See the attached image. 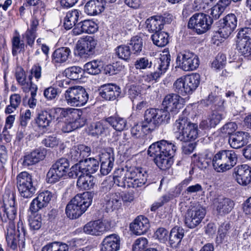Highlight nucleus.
<instances>
[{"instance_id": "obj_1", "label": "nucleus", "mask_w": 251, "mask_h": 251, "mask_svg": "<svg viewBox=\"0 0 251 251\" xmlns=\"http://www.w3.org/2000/svg\"><path fill=\"white\" fill-rule=\"evenodd\" d=\"M176 149L174 143L162 140L152 144L148 149V154L154 157V163L160 169L166 170L173 164V157Z\"/></svg>"}, {"instance_id": "obj_2", "label": "nucleus", "mask_w": 251, "mask_h": 251, "mask_svg": "<svg viewBox=\"0 0 251 251\" xmlns=\"http://www.w3.org/2000/svg\"><path fill=\"white\" fill-rule=\"evenodd\" d=\"M173 131L176 139L183 142L194 141L198 137V125L191 123L184 112L176 121Z\"/></svg>"}, {"instance_id": "obj_3", "label": "nucleus", "mask_w": 251, "mask_h": 251, "mask_svg": "<svg viewBox=\"0 0 251 251\" xmlns=\"http://www.w3.org/2000/svg\"><path fill=\"white\" fill-rule=\"evenodd\" d=\"M17 215L15 205H3L0 208V219L2 222L6 223L5 235L8 246L12 249L17 248V240L14 237L15 232L13 220Z\"/></svg>"}, {"instance_id": "obj_4", "label": "nucleus", "mask_w": 251, "mask_h": 251, "mask_svg": "<svg viewBox=\"0 0 251 251\" xmlns=\"http://www.w3.org/2000/svg\"><path fill=\"white\" fill-rule=\"evenodd\" d=\"M170 119L171 113L168 110L150 108L145 111L142 126L147 130H153L156 126L168 124Z\"/></svg>"}, {"instance_id": "obj_5", "label": "nucleus", "mask_w": 251, "mask_h": 251, "mask_svg": "<svg viewBox=\"0 0 251 251\" xmlns=\"http://www.w3.org/2000/svg\"><path fill=\"white\" fill-rule=\"evenodd\" d=\"M64 97L68 105L80 107L87 103L89 95L83 87L75 86L69 87L65 92Z\"/></svg>"}, {"instance_id": "obj_6", "label": "nucleus", "mask_w": 251, "mask_h": 251, "mask_svg": "<svg viewBox=\"0 0 251 251\" xmlns=\"http://www.w3.org/2000/svg\"><path fill=\"white\" fill-rule=\"evenodd\" d=\"M72 167L70 168V164L68 159L62 158L58 159L53 164L47 175V180L49 183H55L58 181L61 178L66 176L67 174L70 177Z\"/></svg>"}, {"instance_id": "obj_7", "label": "nucleus", "mask_w": 251, "mask_h": 251, "mask_svg": "<svg viewBox=\"0 0 251 251\" xmlns=\"http://www.w3.org/2000/svg\"><path fill=\"white\" fill-rule=\"evenodd\" d=\"M212 23L213 19L209 15L203 13H198L190 18L188 27L193 29L198 34H201L210 28Z\"/></svg>"}, {"instance_id": "obj_8", "label": "nucleus", "mask_w": 251, "mask_h": 251, "mask_svg": "<svg viewBox=\"0 0 251 251\" xmlns=\"http://www.w3.org/2000/svg\"><path fill=\"white\" fill-rule=\"evenodd\" d=\"M17 187L21 197L31 198L36 192L33 185L31 175L26 172H22L16 177Z\"/></svg>"}, {"instance_id": "obj_9", "label": "nucleus", "mask_w": 251, "mask_h": 251, "mask_svg": "<svg viewBox=\"0 0 251 251\" xmlns=\"http://www.w3.org/2000/svg\"><path fill=\"white\" fill-rule=\"evenodd\" d=\"M60 113V118H65L67 121L73 124L74 127L78 128L84 126L86 122L85 115L81 110L72 108L57 110Z\"/></svg>"}, {"instance_id": "obj_10", "label": "nucleus", "mask_w": 251, "mask_h": 251, "mask_svg": "<svg viewBox=\"0 0 251 251\" xmlns=\"http://www.w3.org/2000/svg\"><path fill=\"white\" fill-rule=\"evenodd\" d=\"M126 177L128 179L127 183L131 187L141 188L146 184L148 174L146 171L142 168L130 167L126 169Z\"/></svg>"}, {"instance_id": "obj_11", "label": "nucleus", "mask_w": 251, "mask_h": 251, "mask_svg": "<svg viewBox=\"0 0 251 251\" xmlns=\"http://www.w3.org/2000/svg\"><path fill=\"white\" fill-rule=\"evenodd\" d=\"M199 62L198 56L189 51L179 53L176 58L177 64L185 71L196 70L199 67Z\"/></svg>"}, {"instance_id": "obj_12", "label": "nucleus", "mask_w": 251, "mask_h": 251, "mask_svg": "<svg viewBox=\"0 0 251 251\" xmlns=\"http://www.w3.org/2000/svg\"><path fill=\"white\" fill-rule=\"evenodd\" d=\"M205 213V210L201 206H193L189 208L185 215V225L190 228L196 227L201 223Z\"/></svg>"}, {"instance_id": "obj_13", "label": "nucleus", "mask_w": 251, "mask_h": 251, "mask_svg": "<svg viewBox=\"0 0 251 251\" xmlns=\"http://www.w3.org/2000/svg\"><path fill=\"white\" fill-rule=\"evenodd\" d=\"M99 168L98 161L94 158H89L84 159L81 163H76L73 166L70 175L74 177L77 176L81 172L90 175L96 172Z\"/></svg>"}, {"instance_id": "obj_14", "label": "nucleus", "mask_w": 251, "mask_h": 251, "mask_svg": "<svg viewBox=\"0 0 251 251\" xmlns=\"http://www.w3.org/2000/svg\"><path fill=\"white\" fill-rule=\"evenodd\" d=\"M97 44L93 37L86 36L79 40L76 46L77 53L80 57L85 58L92 54Z\"/></svg>"}, {"instance_id": "obj_15", "label": "nucleus", "mask_w": 251, "mask_h": 251, "mask_svg": "<svg viewBox=\"0 0 251 251\" xmlns=\"http://www.w3.org/2000/svg\"><path fill=\"white\" fill-rule=\"evenodd\" d=\"M162 104L172 115H176L182 107L183 99L176 94H168L164 97Z\"/></svg>"}, {"instance_id": "obj_16", "label": "nucleus", "mask_w": 251, "mask_h": 251, "mask_svg": "<svg viewBox=\"0 0 251 251\" xmlns=\"http://www.w3.org/2000/svg\"><path fill=\"white\" fill-rule=\"evenodd\" d=\"M62 109V108H56L49 110L40 111L35 119L36 124L38 127L43 130H48L52 121L55 118V114L60 115L57 110Z\"/></svg>"}, {"instance_id": "obj_17", "label": "nucleus", "mask_w": 251, "mask_h": 251, "mask_svg": "<svg viewBox=\"0 0 251 251\" xmlns=\"http://www.w3.org/2000/svg\"><path fill=\"white\" fill-rule=\"evenodd\" d=\"M170 60V54L169 50H164L160 54L159 57L156 59V62L154 67L155 71L151 74L152 79H157L161 75L165 73L169 66Z\"/></svg>"}, {"instance_id": "obj_18", "label": "nucleus", "mask_w": 251, "mask_h": 251, "mask_svg": "<svg viewBox=\"0 0 251 251\" xmlns=\"http://www.w3.org/2000/svg\"><path fill=\"white\" fill-rule=\"evenodd\" d=\"M53 198V194L50 191L46 190L38 193L30 204V212H38L48 206Z\"/></svg>"}, {"instance_id": "obj_19", "label": "nucleus", "mask_w": 251, "mask_h": 251, "mask_svg": "<svg viewBox=\"0 0 251 251\" xmlns=\"http://www.w3.org/2000/svg\"><path fill=\"white\" fill-rule=\"evenodd\" d=\"M237 24V18L235 14H229L223 18L219 32L224 38H227L235 29Z\"/></svg>"}, {"instance_id": "obj_20", "label": "nucleus", "mask_w": 251, "mask_h": 251, "mask_svg": "<svg viewBox=\"0 0 251 251\" xmlns=\"http://www.w3.org/2000/svg\"><path fill=\"white\" fill-rule=\"evenodd\" d=\"M46 156V151L44 149H37L30 153H26L20 161L25 168L36 164L43 160Z\"/></svg>"}, {"instance_id": "obj_21", "label": "nucleus", "mask_w": 251, "mask_h": 251, "mask_svg": "<svg viewBox=\"0 0 251 251\" xmlns=\"http://www.w3.org/2000/svg\"><path fill=\"white\" fill-rule=\"evenodd\" d=\"M233 174L238 183L241 185L246 186L251 182V168L248 165L236 167Z\"/></svg>"}, {"instance_id": "obj_22", "label": "nucleus", "mask_w": 251, "mask_h": 251, "mask_svg": "<svg viewBox=\"0 0 251 251\" xmlns=\"http://www.w3.org/2000/svg\"><path fill=\"white\" fill-rule=\"evenodd\" d=\"M90 147L84 145L74 146L70 149L68 153V158L74 162L81 163L85 157L88 156L91 153Z\"/></svg>"}, {"instance_id": "obj_23", "label": "nucleus", "mask_w": 251, "mask_h": 251, "mask_svg": "<svg viewBox=\"0 0 251 251\" xmlns=\"http://www.w3.org/2000/svg\"><path fill=\"white\" fill-rule=\"evenodd\" d=\"M114 160V154L112 151H104L100 154V161L101 163L100 172L102 175H107L111 171Z\"/></svg>"}, {"instance_id": "obj_24", "label": "nucleus", "mask_w": 251, "mask_h": 251, "mask_svg": "<svg viewBox=\"0 0 251 251\" xmlns=\"http://www.w3.org/2000/svg\"><path fill=\"white\" fill-rule=\"evenodd\" d=\"M121 240L117 234L106 236L100 244V251H118L120 250Z\"/></svg>"}, {"instance_id": "obj_25", "label": "nucleus", "mask_w": 251, "mask_h": 251, "mask_svg": "<svg viewBox=\"0 0 251 251\" xmlns=\"http://www.w3.org/2000/svg\"><path fill=\"white\" fill-rule=\"evenodd\" d=\"M99 90L100 95L103 99L108 100L116 99L121 94L120 88L112 83L101 85Z\"/></svg>"}, {"instance_id": "obj_26", "label": "nucleus", "mask_w": 251, "mask_h": 251, "mask_svg": "<svg viewBox=\"0 0 251 251\" xmlns=\"http://www.w3.org/2000/svg\"><path fill=\"white\" fill-rule=\"evenodd\" d=\"M150 227L149 221L143 216H138L130 225V229L135 235H140L146 233Z\"/></svg>"}, {"instance_id": "obj_27", "label": "nucleus", "mask_w": 251, "mask_h": 251, "mask_svg": "<svg viewBox=\"0 0 251 251\" xmlns=\"http://www.w3.org/2000/svg\"><path fill=\"white\" fill-rule=\"evenodd\" d=\"M168 16L169 17L157 16L148 19L146 22L148 30L155 33L159 32L163 28L164 24H168L172 21L171 16Z\"/></svg>"}, {"instance_id": "obj_28", "label": "nucleus", "mask_w": 251, "mask_h": 251, "mask_svg": "<svg viewBox=\"0 0 251 251\" xmlns=\"http://www.w3.org/2000/svg\"><path fill=\"white\" fill-rule=\"evenodd\" d=\"M213 153L209 150H206L201 153L194 154L193 160L194 166L201 170L206 169L212 162Z\"/></svg>"}, {"instance_id": "obj_29", "label": "nucleus", "mask_w": 251, "mask_h": 251, "mask_svg": "<svg viewBox=\"0 0 251 251\" xmlns=\"http://www.w3.org/2000/svg\"><path fill=\"white\" fill-rule=\"evenodd\" d=\"M98 29L97 24L90 20H84L78 23L73 31L75 35H79L82 33L92 34L95 33Z\"/></svg>"}, {"instance_id": "obj_30", "label": "nucleus", "mask_w": 251, "mask_h": 251, "mask_svg": "<svg viewBox=\"0 0 251 251\" xmlns=\"http://www.w3.org/2000/svg\"><path fill=\"white\" fill-rule=\"evenodd\" d=\"M106 230V226L100 220L89 222L83 227L84 232L92 235H100Z\"/></svg>"}, {"instance_id": "obj_31", "label": "nucleus", "mask_w": 251, "mask_h": 251, "mask_svg": "<svg viewBox=\"0 0 251 251\" xmlns=\"http://www.w3.org/2000/svg\"><path fill=\"white\" fill-rule=\"evenodd\" d=\"M225 113L216 110V109L212 110L211 113L206 120H202L200 124V126L202 128H208L215 127L225 117Z\"/></svg>"}, {"instance_id": "obj_32", "label": "nucleus", "mask_w": 251, "mask_h": 251, "mask_svg": "<svg viewBox=\"0 0 251 251\" xmlns=\"http://www.w3.org/2000/svg\"><path fill=\"white\" fill-rule=\"evenodd\" d=\"M201 103L205 106L211 105L212 110L216 109L219 112L225 113V100L221 96H214L210 94L206 99L201 101Z\"/></svg>"}, {"instance_id": "obj_33", "label": "nucleus", "mask_w": 251, "mask_h": 251, "mask_svg": "<svg viewBox=\"0 0 251 251\" xmlns=\"http://www.w3.org/2000/svg\"><path fill=\"white\" fill-rule=\"evenodd\" d=\"M248 138V133L243 131L237 132L230 136L228 142L232 148L239 149L247 144Z\"/></svg>"}, {"instance_id": "obj_34", "label": "nucleus", "mask_w": 251, "mask_h": 251, "mask_svg": "<svg viewBox=\"0 0 251 251\" xmlns=\"http://www.w3.org/2000/svg\"><path fill=\"white\" fill-rule=\"evenodd\" d=\"M77 176L76 186L79 190H86L93 188L95 183V179L92 176L81 172Z\"/></svg>"}, {"instance_id": "obj_35", "label": "nucleus", "mask_w": 251, "mask_h": 251, "mask_svg": "<svg viewBox=\"0 0 251 251\" xmlns=\"http://www.w3.org/2000/svg\"><path fill=\"white\" fill-rule=\"evenodd\" d=\"M104 1L103 0H91L88 1L84 7V10L89 15H97L104 9Z\"/></svg>"}, {"instance_id": "obj_36", "label": "nucleus", "mask_w": 251, "mask_h": 251, "mask_svg": "<svg viewBox=\"0 0 251 251\" xmlns=\"http://www.w3.org/2000/svg\"><path fill=\"white\" fill-rule=\"evenodd\" d=\"M73 199L79 205V208L84 213L91 205L93 198L90 192H85L77 194Z\"/></svg>"}, {"instance_id": "obj_37", "label": "nucleus", "mask_w": 251, "mask_h": 251, "mask_svg": "<svg viewBox=\"0 0 251 251\" xmlns=\"http://www.w3.org/2000/svg\"><path fill=\"white\" fill-rule=\"evenodd\" d=\"M214 170L217 172H224L227 170L223 150L218 151L212 158Z\"/></svg>"}, {"instance_id": "obj_38", "label": "nucleus", "mask_w": 251, "mask_h": 251, "mask_svg": "<svg viewBox=\"0 0 251 251\" xmlns=\"http://www.w3.org/2000/svg\"><path fill=\"white\" fill-rule=\"evenodd\" d=\"M234 206V201L229 198L219 199L216 203V210L220 215L229 213Z\"/></svg>"}, {"instance_id": "obj_39", "label": "nucleus", "mask_w": 251, "mask_h": 251, "mask_svg": "<svg viewBox=\"0 0 251 251\" xmlns=\"http://www.w3.org/2000/svg\"><path fill=\"white\" fill-rule=\"evenodd\" d=\"M71 50L67 47L59 48L55 50L52 54V62L54 64L65 62L71 54Z\"/></svg>"}, {"instance_id": "obj_40", "label": "nucleus", "mask_w": 251, "mask_h": 251, "mask_svg": "<svg viewBox=\"0 0 251 251\" xmlns=\"http://www.w3.org/2000/svg\"><path fill=\"white\" fill-rule=\"evenodd\" d=\"M105 122L108 123L115 130L122 131L127 128L126 119L119 116H112L105 119Z\"/></svg>"}, {"instance_id": "obj_41", "label": "nucleus", "mask_w": 251, "mask_h": 251, "mask_svg": "<svg viewBox=\"0 0 251 251\" xmlns=\"http://www.w3.org/2000/svg\"><path fill=\"white\" fill-rule=\"evenodd\" d=\"M184 235L183 228L179 226L173 228L169 236V242L172 247L176 248L180 244Z\"/></svg>"}, {"instance_id": "obj_42", "label": "nucleus", "mask_w": 251, "mask_h": 251, "mask_svg": "<svg viewBox=\"0 0 251 251\" xmlns=\"http://www.w3.org/2000/svg\"><path fill=\"white\" fill-rule=\"evenodd\" d=\"M81 14V12L77 9L69 11L64 19V26L66 29H70L77 23L78 18Z\"/></svg>"}, {"instance_id": "obj_43", "label": "nucleus", "mask_w": 251, "mask_h": 251, "mask_svg": "<svg viewBox=\"0 0 251 251\" xmlns=\"http://www.w3.org/2000/svg\"><path fill=\"white\" fill-rule=\"evenodd\" d=\"M106 208L109 211L118 208L121 204L122 197L119 193L109 194L105 198Z\"/></svg>"}, {"instance_id": "obj_44", "label": "nucleus", "mask_w": 251, "mask_h": 251, "mask_svg": "<svg viewBox=\"0 0 251 251\" xmlns=\"http://www.w3.org/2000/svg\"><path fill=\"white\" fill-rule=\"evenodd\" d=\"M236 49L241 55L251 60V40H237Z\"/></svg>"}, {"instance_id": "obj_45", "label": "nucleus", "mask_w": 251, "mask_h": 251, "mask_svg": "<svg viewBox=\"0 0 251 251\" xmlns=\"http://www.w3.org/2000/svg\"><path fill=\"white\" fill-rule=\"evenodd\" d=\"M79 208V205L72 199L67 205L66 208V213L67 216L72 219L80 217L83 212Z\"/></svg>"}, {"instance_id": "obj_46", "label": "nucleus", "mask_w": 251, "mask_h": 251, "mask_svg": "<svg viewBox=\"0 0 251 251\" xmlns=\"http://www.w3.org/2000/svg\"><path fill=\"white\" fill-rule=\"evenodd\" d=\"M126 169L118 170L115 173L113 177L114 183L118 186L122 187L130 188L131 186L127 183L128 179L126 177Z\"/></svg>"}, {"instance_id": "obj_47", "label": "nucleus", "mask_w": 251, "mask_h": 251, "mask_svg": "<svg viewBox=\"0 0 251 251\" xmlns=\"http://www.w3.org/2000/svg\"><path fill=\"white\" fill-rule=\"evenodd\" d=\"M15 76L17 81L22 86L23 91L25 92H29V88L30 87V84H34L31 81L29 82H26L25 72L21 67L17 68Z\"/></svg>"}, {"instance_id": "obj_48", "label": "nucleus", "mask_w": 251, "mask_h": 251, "mask_svg": "<svg viewBox=\"0 0 251 251\" xmlns=\"http://www.w3.org/2000/svg\"><path fill=\"white\" fill-rule=\"evenodd\" d=\"M186 84L188 91L192 94L198 87L201 82V76L198 73H192L186 75Z\"/></svg>"}, {"instance_id": "obj_49", "label": "nucleus", "mask_w": 251, "mask_h": 251, "mask_svg": "<svg viewBox=\"0 0 251 251\" xmlns=\"http://www.w3.org/2000/svg\"><path fill=\"white\" fill-rule=\"evenodd\" d=\"M169 35L164 31L156 32L151 36L154 45L158 47H164L169 43Z\"/></svg>"}, {"instance_id": "obj_50", "label": "nucleus", "mask_w": 251, "mask_h": 251, "mask_svg": "<svg viewBox=\"0 0 251 251\" xmlns=\"http://www.w3.org/2000/svg\"><path fill=\"white\" fill-rule=\"evenodd\" d=\"M64 75L71 80H76L81 78L83 75L82 69L78 66H72L65 70Z\"/></svg>"}, {"instance_id": "obj_51", "label": "nucleus", "mask_w": 251, "mask_h": 251, "mask_svg": "<svg viewBox=\"0 0 251 251\" xmlns=\"http://www.w3.org/2000/svg\"><path fill=\"white\" fill-rule=\"evenodd\" d=\"M225 158L227 170L234 167L237 162V155L233 150H224Z\"/></svg>"}, {"instance_id": "obj_52", "label": "nucleus", "mask_w": 251, "mask_h": 251, "mask_svg": "<svg viewBox=\"0 0 251 251\" xmlns=\"http://www.w3.org/2000/svg\"><path fill=\"white\" fill-rule=\"evenodd\" d=\"M28 219L30 229L32 230H39L42 225V217L40 214L37 213V212H30Z\"/></svg>"}, {"instance_id": "obj_53", "label": "nucleus", "mask_w": 251, "mask_h": 251, "mask_svg": "<svg viewBox=\"0 0 251 251\" xmlns=\"http://www.w3.org/2000/svg\"><path fill=\"white\" fill-rule=\"evenodd\" d=\"M84 70L88 74L96 75L101 72L100 62L98 60H94L86 63L84 65Z\"/></svg>"}, {"instance_id": "obj_54", "label": "nucleus", "mask_w": 251, "mask_h": 251, "mask_svg": "<svg viewBox=\"0 0 251 251\" xmlns=\"http://www.w3.org/2000/svg\"><path fill=\"white\" fill-rule=\"evenodd\" d=\"M174 86L176 91L180 94H190L188 91V85L186 84V75L178 78L174 83Z\"/></svg>"}, {"instance_id": "obj_55", "label": "nucleus", "mask_w": 251, "mask_h": 251, "mask_svg": "<svg viewBox=\"0 0 251 251\" xmlns=\"http://www.w3.org/2000/svg\"><path fill=\"white\" fill-rule=\"evenodd\" d=\"M108 127L102 122L93 123L89 127L90 133L93 136L101 135L105 132Z\"/></svg>"}, {"instance_id": "obj_56", "label": "nucleus", "mask_w": 251, "mask_h": 251, "mask_svg": "<svg viewBox=\"0 0 251 251\" xmlns=\"http://www.w3.org/2000/svg\"><path fill=\"white\" fill-rule=\"evenodd\" d=\"M68 250L67 244L58 242L48 244L42 248V251H67Z\"/></svg>"}, {"instance_id": "obj_57", "label": "nucleus", "mask_w": 251, "mask_h": 251, "mask_svg": "<svg viewBox=\"0 0 251 251\" xmlns=\"http://www.w3.org/2000/svg\"><path fill=\"white\" fill-rule=\"evenodd\" d=\"M129 45L134 54L139 53L142 50L143 40L141 37L135 36L131 39Z\"/></svg>"}, {"instance_id": "obj_58", "label": "nucleus", "mask_w": 251, "mask_h": 251, "mask_svg": "<svg viewBox=\"0 0 251 251\" xmlns=\"http://www.w3.org/2000/svg\"><path fill=\"white\" fill-rule=\"evenodd\" d=\"M3 205H15V193L13 189L6 188L3 196Z\"/></svg>"}, {"instance_id": "obj_59", "label": "nucleus", "mask_w": 251, "mask_h": 251, "mask_svg": "<svg viewBox=\"0 0 251 251\" xmlns=\"http://www.w3.org/2000/svg\"><path fill=\"white\" fill-rule=\"evenodd\" d=\"M128 95L134 105L136 104L137 100H142V96L137 86H131L128 90Z\"/></svg>"}, {"instance_id": "obj_60", "label": "nucleus", "mask_w": 251, "mask_h": 251, "mask_svg": "<svg viewBox=\"0 0 251 251\" xmlns=\"http://www.w3.org/2000/svg\"><path fill=\"white\" fill-rule=\"evenodd\" d=\"M118 57L124 60H127L131 55V51L128 46L121 45L118 46L116 50Z\"/></svg>"}, {"instance_id": "obj_61", "label": "nucleus", "mask_w": 251, "mask_h": 251, "mask_svg": "<svg viewBox=\"0 0 251 251\" xmlns=\"http://www.w3.org/2000/svg\"><path fill=\"white\" fill-rule=\"evenodd\" d=\"M148 241L146 238L140 237L136 239L132 246V251H147Z\"/></svg>"}, {"instance_id": "obj_62", "label": "nucleus", "mask_w": 251, "mask_h": 251, "mask_svg": "<svg viewBox=\"0 0 251 251\" xmlns=\"http://www.w3.org/2000/svg\"><path fill=\"white\" fill-rule=\"evenodd\" d=\"M12 54L14 56L20 52L24 48V44L21 43L19 35L14 36L12 40Z\"/></svg>"}, {"instance_id": "obj_63", "label": "nucleus", "mask_w": 251, "mask_h": 251, "mask_svg": "<svg viewBox=\"0 0 251 251\" xmlns=\"http://www.w3.org/2000/svg\"><path fill=\"white\" fill-rule=\"evenodd\" d=\"M230 225L228 223H224L222 224L218 229V238L221 242L224 241L229 233Z\"/></svg>"}, {"instance_id": "obj_64", "label": "nucleus", "mask_w": 251, "mask_h": 251, "mask_svg": "<svg viewBox=\"0 0 251 251\" xmlns=\"http://www.w3.org/2000/svg\"><path fill=\"white\" fill-rule=\"evenodd\" d=\"M152 63L146 57H141L136 60L134 66L137 69L150 68Z\"/></svg>"}]
</instances>
